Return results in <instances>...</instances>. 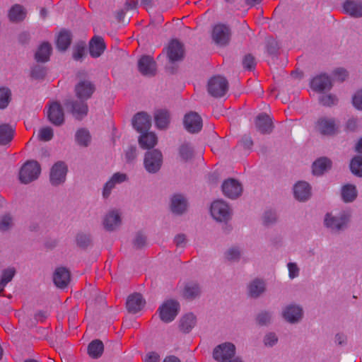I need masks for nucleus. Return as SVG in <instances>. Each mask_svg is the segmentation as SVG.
<instances>
[{
  "instance_id": "obj_56",
  "label": "nucleus",
  "mask_w": 362,
  "mask_h": 362,
  "mask_svg": "<svg viewBox=\"0 0 362 362\" xmlns=\"http://www.w3.org/2000/svg\"><path fill=\"white\" fill-rule=\"evenodd\" d=\"M146 244V238L141 233H138L134 240V245L136 249L144 247Z\"/></svg>"
},
{
  "instance_id": "obj_4",
  "label": "nucleus",
  "mask_w": 362,
  "mask_h": 362,
  "mask_svg": "<svg viewBox=\"0 0 362 362\" xmlns=\"http://www.w3.org/2000/svg\"><path fill=\"white\" fill-rule=\"evenodd\" d=\"M207 90L212 97H223L228 90V81L221 76H213L208 81Z\"/></svg>"
},
{
  "instance_id": "obj_14",
  "label": "nucleus",
  "mask_w": 362,
  "mask_h": 362,
  "mask_svg": "<svg viewBox=\"0 0 362 362\" xmlns=\"http://www.w3.org/2000/svg\"><path fill=\"white\" fill-rule=\"evenodd\" d=\"M47 117L50 122L55 126H60L64 122V110L58 102H53L47 111Z\"/></svg>"
},
{
  "instance_id": "obj_15",
  "label": "nucleus",
  "mask_w": 362,
  "mask_h": 362,
  "mask_svg": "<svg viewBox=\"0 0 362 362\" xmlns=\"http://www.w3.org/2000/svg\"><path fill=\"white\" fill-rule=\"evenodd\" d=\"M348 221V217L345 214L339 216H334L327 213L325 218V225L332 230L339 231L344 228Z\"/></svg>"
},
{
  "instance_id": "obj_8",
  "label": "nucleus",
  "mask_w": 362,
  "mask_h": 362,
  "mask_svg": "<svg viewBox=\"0 0 362 362\" xmlns=\"http://www.w3.org/2000/svg\"><path fill=\"white\" fill-rule=\"evenodd\" d=\"M212 216L218 221L226 222L231 217V210L228 205L223 201H215L211 206Z\"/></svg>"
},
{
  "instance_id": "obj_41",
  "label": "nucleus",
  "mask_w": 362,
  "mask_h": 362,
  "mask_svg": "<svg viewBox=\"0 0 362 362\" xmlns=\"http://www.w3.org/2000/svg\"><path fill=\"white\" fill-rule=\"evenodd\" d=\"M350 170L356 177H362V156H355L350 162Z\"/></svg>"
},
{
  "instance_id": "obj_29",
  "label": "nucleus",
  "mask_w": 362,
  "mask_h": 362,
  "mask_svg": "<svg viewBox=\"0 0 362 362\" xmlns=\"http://www.w3.org/2000/svg\"><path fill=\"white\" fill-rule=\"evenodd\" d=\"M154 120L156 126L160 129H165L168 127L170 116L167 110H158L154 113Z\"/></svg>"
},
{
  "instance_id": "obj_9",
  "label": "nucleus",
  "mask_w": 362,
  "mask_h": 362,
  "mask_svg": "<svg viewBox=\"0 0 362 362\" xmlns=\"http://www.w3.org/2000/svg\"><path fill=\"white\" fill-rule=\"evenodd\" d=\"M67 166L62 161L57 162L52 168L50 172V182L53 185H59L66 180Z\"/></svg>"
},
{
  "instance_id": "obj_43",
  "label": "nucleus",
  "mask_w": 362,
  "mask_h": 362,
  "mask_svg": "<svg viewBox=\"0 0 362 362\" xmlns=\"http://www.w3.org/2000/svg\"><path fill=\"white\" fill-rule=\"evenodd\" d=\"M179 153L182 159L187 161L194 155L193 148L189 144L185 143L180 146Z\"/></svg>"
},
{
  "instance_id": "obj_45",
  "label": "nucleus",
  "mask_w": 362,
  "mask_h": 362,
  "mask_svg": "<svg viewBox=\"0 0 362 362\" xmlns=\"http://www.w3.org/2000/svg\"><path fill=\"white\" fill-rule=\"evenodd\" d=\"M85 43L83 42L77 43L73 49V58L76 61L81 60L85 55Z\"/></svg>"
},
{
  "instance_id": "obj_30",
  "label": "nucleus",
  "mask_w": 362,
  "mask_h": 362,
  "mask_svg": "<svg viewBox=\"0 0 362 362\" xmlns=\"http://www.w3.org/2000/svg\"><path fill=\"white\" fill-rule=\"evenodd\" d=\"M72 41L71 33L66 29H62L57 38V47L59 50L65 51L68 49Z\"/></svg>"
},
{
  "instance_id": "obj_6",
  "label": "nucleus",
  "mask_w": 362,
  "mask_h": 362,
  "mask_svg": "<svg viewBox=\"0 0 362 362\" xmlns=\"http://www.w3.org/2000/svg\"><path fill=\"white\" fill-rule=\"evenodd\" d=\"M86 101L83 99H78V100H66L64 104L66 110L71 112L76 119L81 120L88 112V106Z\"/></svg>"
},
{
  "instance_id": "obj_39",
  "label": "nucleus",
  "mask_w": 362,
  "mask_h": 362,
  "mask_svg": "<svg viewBox=\"0 0 362 362\" xmlns=\"http://www.w3.org/2000/svg\"><path fill=\"white\" fill-rule=\"evenodd\" d=\"M26 12L20 4H15L9 11L8 17L13 22L21 21L25 18Z\"/></svg>"
},
{
  "instance_id": "obj_7",
  "label": "nucleus",
  "mask_w": 362,
  "mask_h": 362,
  "mask_svg": "<svg viewBox=\"0 0 362 362\" xmlns=\"http://www.w3.org/2000/svg\"><path fill=\"white\" fill-rule=\"evenodd\" d=\"M180 304L174 300L165 301L159 308V316L160 320L168 323L174 320L178 314Z\"/></svg>"
},
{
  "instance_id": "obj_22",
  "label": "nucleus",
  "mask_w": 362,
  "mask_h": 362,
  "mask_svg": "<svg viewBox=\"0 0 362 362\" xmlns=\"http://www.w3.org/2000/svg\"><path fill=\"white\" fill-rule=\"evenodd\" d=\"M318 131L323 135H334L337 132V127L334 119L320 118L317 123Z\"/></svg>"
},
{
  "instance_id": "obj_11",
  "label": "nucleus",
  "mask_w": 362,
  "mask_h": 362,
  "mask_svg": "<svg viewBox=\"0 0 362 362\" xmlns=\"http://www.w3.org/2000/svg\"><path fill=\"white\" fill-rule=\"evenodd\" d=\"M223 194L230 199H236L242 193L243 188L240 182L233 178L224 181L222 185Z\"/></svg>"
},
{
  "instance_id": "obj_20",
  "label": "nucleus",
  "mask_w": 362,
  "mask_h": 362,
  "mask_svg": "<svg viewBox=\"0 0 362 362\" xmlns=\"http://www.w3.org/2000/svg\"><path fill=\"white\" fill-rule=\"evenodd\" d=\"M213 40L219 45H226L230 39V30L224 25H217L213 29Z\"/></svg>"
},
{
  "instance_id": "obj_21",
  "label": "nucleus",
  "mask_w": 362,
  "mask_h": 362,
  "mask_svg": "<svg viewBox=\"0 0 362 362\" xmlns=\"http://www.w3.org/2000/svg\"><path fill=\"white\" fill-rule=\"evenodd\" d=\"M294 197L300 202L308 200L311 196V187L304 181L297 182L293 188Z\"/></svg>"
},
{
  "instance_id": "obj_35",
  "label": "nucleus",
  "mask_w": 362,
  "mask_h": 362,
  "mask_svg": "<svg viewBox=\"0 0 362 362\" xmlns=\"http://www.w3.org/2000/svg\"><path fill=\"white\" fill-rule=\"evenodd\" d=\"M197 319L194 314L188 313L184 315L180 320V329L184 333L189 332L195 326Z\"/></svg>"
},
{
  "instance_id": "obj_17",
  "label": "nucleus",
  "mask_w": 362,
  "mask_h": 362,
  "mask_svg": "<svg viewBox=\"0 0 362 362\" xmlns=\"http://www.w3.org/2000/svg\"><path fill=\"white\" fill-rule=\"evenodd\" d=\"M257 129L263 134H270L274 128L271 117L266 113L258 115L255 119Z\"/></svg>"
},
{
  "instance_id": "obj_28",
  "label": "nucleus",
  "mask_w": 362,
  "mask_h": 362,
  "mask_svg": "<svg viewBox=\"0 0 362 362\" xmlns=\"http://www.w3.org/2000/svg\"><path fill=\"white\" fill-rule=\"evenodd\" d=\"M187 207V202L182 194H175L171 199V211L176 214H182Z\"/></svg>"
},
{
  "instance_id": "obj_55",
  "label": "nucleus",
  "mask_w": 362,
  "mask_h": 362,
  "mask_svg": "<svg viewBox=\"0 0 362 362\" xmlns=\"http://www.w3.org/2000/svg\"><path fill=\"white\" fill-rule=\"evenodd\" d=\"M40 139L42 141H48L53 137V130L51 127H44L40 131Z\"/></svg>"
},
{
  "instance_id": "obj_47",
  "label": "nucleus",
  "mask_w": 362,
  "mask_h": 362,
  "mask_svg": "<svg viewBox=\"0 0 362 362\" xmlns=\"http://www.w3.org/2000/svg\"><path fill=\"white\" fill-rule=\"evenodd\" d=\"M11 97V91L6 88H0V108H5L9 101Z\"/></svg>"
},
{
  "instance_id": "obj_16",
  "label": "nucleus",
  "mask_w": 362,
  "mask_h": 362,
  "mask_svg": "<svg viewBox=\"0 0 362 362\" xmlns=\"http://www.w3.org/2000/svg\"><path fill=\"white\" fill-rule=\"evenodd\" d=\"M132 124L137 132H146L151 126V118L147 113L140 112L134 115L132 119Z\"/></svg>"
},
{
  "instance_id": "obj_18",
  "label": "nucleus",
  "mask_w": 362,
  "mask_h": 362,
  "mask_svg": "<svg viewBox=\"0 0 362 362\" xmlns=\"http://www.w3.org/2000/svg\"><path fill=\"white\" fill-rule=\"evenodd\" d=\"M332 161L327 157L317 158L312 165V172L314 175L321 176L331 170Z\"/></svg>"
},
{
  "instance_id": "obj_32",
  "label": "nucleus",
  "mask_w": 362,
  "mask_h": 362,
  "mask_svg": "<svg viewBox=\"0 0 362 362\" xmlns=\"http://www.w3.org/2000/svg\"><path fill=\"white\" fill-rule=\"evenodd\" d=\"M341 199L346 203L354 202L357 196L358 191L356 187L352 184H346L341 188Z\"/></svg>"
},
{
  "instance_id": "obj_53",
  "label": "nucleus",
  "mask_w": 362,
  "mask_h": 362,
  "mask_svg": "<svg viewBox=\"0 0 362 362\" xmlns=\"http://www.w3.org/2000/svg\"><path fill=\"white\" fill-rule=\"evenodd\" d=\"M12 218L10 215L6 214L1 217L0 221V230L6 231L12 226Z\"/></svg>"
},
{
  "instance_id": "obj_57",
  "label": "nucleus",
  "mask_w": 362,
  "mask_h": 362,
  "mask_svg": "<svg viewBox=\"0 0 362 362\" xmlns=\"http://www.w3.org/2000/svg\"><path fill=\"white\" fill-rule=\"evenodd\" d=\"M334 76L340 82H343L348 76V72L346 69L338 68L334 71Z\"/></svg>"
},
{
  "instance_id": "obj_5",
  "label": "nucleus",
  "mask_w": 362,
  "mask_h": 362,
  "mask_svg": "<svg viewBox=\"0 0 362 362\" xmlns=\"http://www.w3.org/2000/svg\"><path fill=\"white\" fill-rule=\"evenodd\" d=\"M163 164L162 153L158 149L148 151L145 153L144 165L150 173H157Z\"/></svg>"
},
{
  "instance_id": "obj_52",
  "label": "nucleus",
  "mask_w": 362,
  "mask_h": 362,
  "mask_svg": "<svg viewBox=\"0 0 362 362\" xmlns=\"http://www.w3.org/2000/svg\"><path fill=\"white\" fill-rule=\"evenodd\" d=\"M320 101L325 106H331L336 105L338 99L335 95L329 94L321 96Z\"/></svg>"
},
{
  "instance_id": "obj_27",
  "label": "nucleus",
  "mask_w": 362,
  "mask_h": 362,
  "mask_svg": "<svg viewBox=\"0 0 362 362\" xmlns=\"http://www.w3.org/2000/svg\"><path fill=\"white\" fill-rule=\"evenodd\" d=\"M302 308L296 305H291L287 306L283 313L284 319L291 323L298 322L302 318Z\"/></svg>"
},
{
  "instance_id": "obj_54",
  "label": "nucleus",
  "mask_w": 362,
  "mask_h": 362,
  "mask_svg": "<svg viewBox=\"0 0 362 362\" xmlns=\"http://www.w3.org/2000/svg\"><path fill=\"white\" fill-rule=\"evenodd\" d=\"M240 257V252L237 247H231L226 252V258L229 261H238Z\"/></svg>"
},
{
  "instance_id": "obj_24",
  "label": "nucleus",
  "mask_w": 362,
  "mask_h": 362,
  "mask_svg": "<svg viewBox=\"0 0 362 362\" xmlns=\"http://www.w3.org/2000/svg\"><path fill=\"white\" fill-rule=\"evenodd\" d=\"M145 305V300L139 293L130 295L127 300L126 305L129 313H136L140 311Z\"/></svg>"
},
{
  "instance_id": "obj_1",
  "label": "nucleus",
  "mask_w": 362,
  "mask_h": 362,
  "mask_svg": "<svg viewBox=\"0 0 362 362\" xmlns=\"http://www.w3.org/2000/svg\"><path fill=\"white\" fill-rule=\"evenodd\" d=\"M76 79L77 82L74 86L76 97L86 100L91 98L96 90L95 84L89 80L87 74L83 71L76 74Z\"/></svg>"
},
{
  "instance_id": "obj_40",
  "label": "nucleus",
  "mask_w": 362,
  "mask_h": 362,
  "mask_svg": "<svg viewBox=\"0 0 362 362\" xmlns=\"http://www.w3.org/2000/svg\"><path fill=\"white\" fill-rule=\"evenodd\" d=\"M201 293L199 285L196 283H190L185 286L183 296L186 299L192 300L197 297Z\"/></svg>"
},
{
  "instance_id": "obj_60",
  "label": "nucleus",
  "mask_w": 362,
  "mask_h": 362,
  "mask_svg": "<svg viewBox=\"0 0 362 362\" xmlns=\"http://www.w3.org/2000/svg\"><path fill=\"white\" fill-rule=\"evenodd\" d=\"M353 104L357 109L362 110V89L357 91L353 97Z\"/></svg>"
},
{
  "instance_id": "obj_58",
  "label": "nucleus",
  "mask_w": 362,
  "mask_h": 362,
  "mask_svg": "<svg viewBox=\"0 0 362 362\" xmlns=\"http://www.w3.org/2000/svg\"><path fill=\"white\" fill-rule=\"evenodd\" d=\"M125 158L128 163L132 162L136 158V147L129 146L126 151Z\"/></svg>"
},
{
  "instance_id": "obj_38",
  "label": "nucleus",
  "mask_w": 362,
  "mask_h": 362,
  "mask_svg": "<svg viewBox=\"0 0 362 362\" xmlns=\"http://www.w3.org/2000/svg\"><path fill=\"white\" fill-rule=\"evenodd\" d=\"M265 291V284L263 281L256 279L249 286V293L252 298L259 297Z\"/></svg>"
},
{
  "instance_id": "obj_26",
  "label": "nucleus",
  "mask_w": 362,
  "mask_h": 362,
  "mask_svg": "<svg viewBox=\"0 0 362 362\" xmlns=\"http://www.w3.org/2000/svg\"><path fill=\"white\" fill-rule=\"evenodd\" d=\"M105 49V44L103 37L94 36L89 43V52L92 57H100Z\"/></svg>"
},
{
  "instance_id": "obj_51",
  "label": "nucleus",
  "mask_w": 362,
  "mask_h": 362,
  "mask_svg": "<svg viewBox=\"0 0 362 362\" xmlns=\"http://www.w3.org/2000/svg\"><path fill=\"white\" fill-rule=\"evenodd\" d=\"M76 243L79 247L85 248L91 243V240L88 235L79 233L76 236Z\"/></svg>"
},
{
  "instance_id": "obj_46",
  "label": "nucleus",
  "mask_w": 362,
  "mask_h": 362,
  "mask_svg": "<svg viewBox=\"0 0 362 362\" xmlns=\"http://www.w3.org/2000/svg\"><path fill=\"white\" fill-rule=\"evenodd\" d=\"M46 74V68L39 64L34 66L31 70V76L35 79H43Z\"/></svg>"
},
{
  "instance_id": "obj_61",
  "label": "nucleus",
  "mask_w": 362,
  "mask_h": 362,
  "mask_svg": "<svg viewBox=\"0 0 362 362\" xmlns=\"http://www.w3.org/2000/svg\"><path fill=\"white\" fill-rule=\"evenodd\" d=\"M277 341H278V338H277L276 335L273 332H270V333L267 334L264 337V339L265 345L270 346H272L273 345H274L277 342Z\"/></svg>"
},
{
  "instance_id": "obj_25",
  "label": "nucleus",
  "mask_w": 362,
  "mask_h": 362,
  "mask_svg": "<svg viewBox=\"0 0 362 362\" xmlns=\"http://www.w3.org/2000/svg\"><path fill=\"white\" fill-rule=\"evenodd\" d=\"M332 87L330 78L326 74H320L311 81V88L315 91L322 92L325 90H330Z\"/></svg>"
},
{
  "instance_id": "obj_31",
  "label": "nucleus",
  "mask_w": 362,
  "mask_h": 362,
  "mask_svg": "<svg viewBox=\"0 0 362 362\" xmlns=\"http://www.w3.org/2000/svg\"><path fill=\"white\" fill-rule=\"evenodd\" d=\"M52 45L48 42H42L35 54V59L38 62H46L49 59L52 53Z\"/></svg>"
},
{
  "instance_id": "obj_13",
  "label": "nucleus",
  "mask_w": 362,
  "mask_h": 362,
  "mask_svg": "<svg viewBox=\"0 0 362 362\" xmlns=\"http://www.w3.org/2000/svg\"><path fill=\"white\" fill-rule=\"evenodd\" d=\"M185 49L183 45L177 40H173L168 45L167 56L170 62L181 61L184 58Z\"/></svg>"
},
{
  "instance_id": "obj_42",
  "label": "nucleus",
  "mask_w": 362,
  "mask_h": 362,
  "mask_svg": "<svg viewBox=\"0 0 362 362\" xmlns=\"http://www.w3.org/2000/svg\"><path fill=\"white\" fill-rule=\"evenodd\" d=\"M91 136L89 132L85 129H80L76 133V141L82 146L86 147L90 142Z\"/></svg>"
},
{
  "instance_id": "obj_62",
  "label": "nucleus",
  "mask_w": 362,
  "mask_h": 362,
  "mask_svg": "<svg viewBox=\"0 0 362 362\" xmlns=\"http://www.w3.org/2000/svg\"><path fill=\"white\" fill-rule=\"evenodd\" d=\"M115 183L112 179L105 184L103 192L104 198H107L110 196L111 190L115 187Z\"/></svg>"
},
{
  "instance_id": "obj_63",
  "label": "nucleus",
  "mask_w": 362,
  "mask_h": 362,
  "mask_svg": "<svg viewBox=\"0 0 362 362\" xmlns=\"http://www.w3.org/2000/svg\"><path fill=\"white\" fill-rule=\"evenodd\" d=\"M289 276L291 278H295L298 275V268L295 263H288Z\"/></svg>"
},
{
  "instance_id": "obj_10",
  "label": "nucleus",
  "mask_w": 362,
  "mask_h": 362,
  "mask_svg": "<svg viewBox=\"0 0 362 362\" xmlns=\"http://www.w3.org/2000/svg\"><path fill=\"white\" fill-rule=\"evenodd\" d=\"M139 71L144 76H153L156 74V62L149 55H143L138 62Z\"/></svg>"
},
{
  "instance_id": "obj_50",
  "label": "nucleus",
  "mask_w": 362,
  "mask_h": 362,
  "mask_svg": "<svg viewBox=\"0 0 362 362\" xmlns=\"http://www.w3.org/2000/svg\"><path fill=\"white\" fill-rule=\"evenodd\" d=\"M244 69L251 71L255 68L256 62L255 57L250 54H246L243 60Z\"/></svg>"
},
{
  "instance_id": "obj_36",
  "label": "nucleus",
  "mask_w": 362,
  "mask_h": 362,
  "mask_svg": "<svg viewBox=\"0 0 362 362\" xmlns=\"http://www.w3.org/2000/svg\"><path fill=\"white\" fill-rule=\"evenodd\" d=\"M120 223V216L117 211H112L107 214L103 222L104 227L107 230H113Z\"/></svg>"
},
{
  "instance_id": "obj_59",
  "label": "nucleus",
  "mask_w": 362,
  "mask_h": 362,
  "mask_svg": "<svg viewBox=\"0 0 362 362\" xmlns=\"http://www.w3.org/2000/svg\"><path fill=\"white\" fill-rule=\"evenodd\" d=\"M276 214L272 211H267L264 216V222L266 225L274 223L276 221Z\"/></svg>"
},
{
  "instance_id": "obj_48",
  "label": "nucleus",
  "mask_w": 362,
  "mask_h": 362,
  "mask_svg": "<svg viewBox=\"0 0 362 362\" xmlns=\"http://www.w3.org/2000/svg\"><path fill=\"white\" fill-rule=\"evenodd\" d=\"M16 274V270L14 268H7L4 269L2 272L1 279L0 280L1 284L6 285L9 281H11Z\"/></svg>"
},
{
  "instance_id": "obj_3",
  "label": "nucleus",
  "mask_w": 362,
  "mask_h": 362,
  "mask_svg": "<svg viewBox=\"0 0 362 362\" xmlns=\"http://www.w3.org/2000/svg\"><path fill=\"white\" fill-rule=\"evenodd\" d=\"M41 172L40 163L36 160H28L21 168L19 179L22 183L28 184L36 180Z\"/></svg>"
},
{
  "instance_id": "obj_23",
  "label": "nucleus",
  "mask_w": 362,
  "mask_h": 362,
  "mask_svg": "<svg viewBox=\"0 0 362 362\" xmlns=\"http://www.w3.org/2000/svg\"><path fill=\"white\" fill-rule=\"evenodd\" d=\"M344 12L353 18L362 17V1L359 0H346L343 4Z\"/></svg>"
},
{
  "instance_id": "obj_12",
  "label": "nucleus",
  "mask_w": 362,
  "mask_h": 362,
  "mask_svg": "<svg viewBox=\"0 0 362 362\" xmlns=\"http://www.w3.org/2000/svg\"><path fill=\"white\" fill-rule=\"evenodd\" d=\"M184 125L189 132L197 133L202 128V119L198 113L190 112L185 116Z\"/></svg>"
},
{
  "instance_id": "obj_19",
  "label": "nucleus",
  "mask_w": 362,
  "mask_h": 362,
  "mask_svg": "<svg viewBox=\"0 0 362 362\" xmlns=\"http://www.w3.org/2000/svg\"><path fill=\"white\" fill-rule=\"evenodd\" d=\"M70 279L71 274L69 269L62 267L56 269L54 273L53 280L57 287L60 288H66Z\"/></svg>"
},
{
  "instance_id": "obj_44",
  "label": "nucleus",
  "mask_w": 362,
  "mask_h": 362,
  "mask_svg": "<svg viewBox=\"0 0 362 362\" xmlns=\"http://www.w3.org/2000/svg\"><path fill=\"white\" fill-rule=\"evenodd\" d=\"M267 50L270 55H277L279 50L278 42L273 37H268L267 40Z\"/></svg>"
},
{
  "instance_id": "obj_37",
  "label": "nucleus",
  "mask_w": 362,
  "mask_h": 362,
  "mask_svg": "<svg viewBox=\"0 0 362 362\" xmlns=\"http://www.w3.org/2000/svg\"><path fill=\"white\" fill-rule=\"evenodd\" d=\"M104 351V345L100 339L93 340L88 346V354L92 358H100Z\"/></svg>"
},
{
  "instance_id": "obj_2",
  "label": "nucleus",
  "mask_w": 362,
  "mask_h": 362,
  "mask_svg": "<svg viewBox=\"0 0 362 362\" xmlns=\"http://www.w3.org/2000/svg\"><path fill=\"white\" fill-rule=\"evenodd\" d=\"M235 346L230 342H225L215 347L214 358L218 362H243L240 357H234Z\"/></svg>"
},
{
  "instance_id": "obj_34",
  "label": "nucleus",
  "mask_w": 362,
  "mask_h": 362,
  "mask_svg": "<svg viewBox=\"0 0 362 362\" xmlns=\"http://www.w3.org/2000/svg\"><path fill=\"white\" fill-rule=\"evenodd\" d=\"M157 141V136L153 132H146L141 134L139 138V145L144 149L153 148L156 145Z\"/></svg>"
},
{
  "instance_id": "obj_49",
  "label": "nucleus",
  "mask_w": 362,
  "mask_h": 362,
  "mask_svg": "<svg viewBox=\"0 0 362 362\" xmlns=\"http://www.w3.org/2000/svg\"><path fill=\"white\" fill-rule=\"evenodd\" d=\"M272 315L269 312L263 311L257 315L256 321L260 326L267 325L271 321Z\"/></svg>"
},
{
  "instance_id": "obj_33",
  "label": "nucleus",
  "mask_w": 362,
  "mask_h": 362,
  "mask_svg": "<svg viewBox=\"0 0 362 362\" xmlns=\"http://www.w3.org/2000/svg\"><path fill=\"white\" fill-rule=\"evenodd\" d=\"M14 129L8 124L0 125V145L4 146L9 144L13 139Z\"/></svg>"
},
{
  "instance_id": "obj_64",
  "label": "nucleus",
  "mask_w": 362,
  "mask_h": 362,
  "mask_svg": "<svg viewBox=\"0 0 362 362\" xmlns=\"http://www.w3.org/2000/svg\"><path fill=\"white\" fill-rule=\"evenodd\" d=\"M346 129L351 132H354L358 128V121L356 119L352 118L347 121Z\"/></svg>"
}]
</instances>
